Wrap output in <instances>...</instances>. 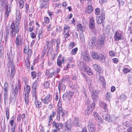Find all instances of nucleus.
<instances>
[{
  "mask_svg": "<svg viewBox=\"0 0 132 132\" xmlns=\"http://www.w3.org/2000/svg\"><path fill=\"white\" fill-rule=\"evenodd\" d=\"M23 38L21 36L18 35L16 39L15 43L17 47H19L22 45Z\"/></svg>",
  "mask_w": 132,
  "mask_h": 132,
  "instance_id": "obj_9",
  "label": "nucleus"
},
{
  "mask_svg": "<svg viewBox=\"0 0 132 132\" xmlns=\"http://www.w3.org/2000/svg\"><path fill=\"white\" fill-rule=\"evenodd\" d=\"M39 80L38 78L36 81L34 82L32 85V88L36 89L39 83Z\"/></svg>",
  "mask_w": 132,
  "mask_h": 132,
  "instance_id": "obj_24",
  "label": "nucleus"
},
{
  "mask_svg": "<svg viewBox=\"0 0 132 132\" xmlns=\"http://www.w3.org/2000/svg\"><path fill=\"white\" fill-rule=\"evenodd\" d=\"M35 101L34 102L35 104L37 107L39 108L41 106V102L37 100V99L36 100H34Z\"/></svg>",
  "mask_w": 132,
  "mask_h": 132,
  "instance_id": "obj_35",
  "label": "nucleus"
},
{
  "mask_svg": "<svg viewBox=\"0 0 132 132\" xmlns=\"http://www.w3.org/2000/svg\"><path fill=\"white\" fill-rule=\"evenodd\" d=\"M31 75L33 78H34L36 77V72L35 71H32L31 73Z\"/></svg>",
  "mask_w": 132,
  "mask_h": 132,
  "instance_id": "obj_56",
  "label": "nucleus"
},
{
  "mask_svg": "<svg viewBox=\"0 0 132 132\" xmlns=\"http://www.w3.org/2000/svg\"><path fill=\"white\" fill-rule=\"evenodd\" d=\"M50 73H55V69H54L52 68L50 70Z\"/></svg>",
  "mask_w": 132,
  "mask_h": 132,
  "instance_id": "obj_62",
  "label": "nucleus"
},
{
  "mask_svg": "<svg viewBox=\"0 0 132 132\" xmlns=\"http://www.w3.org/2000/svg\"><path fill=\"white\" fill-rule=\"evenodd\" d=\"M85 97H86V98L85 100V103L87 105H88L90 104V101L89 99L87 97V95L85 94Z\"/></svg>",
  "mask_w": 132,
  "mask_h": 132,
  "instance_id": "obj_37",
  "label": "nucleus"
},
{
  "mask_svg": "<svg viewBox=\"0 0 132 132\" xmlns=\"http://www.w3.org/2000/svg\"><path fill=\"white\" fill-rule=\"evenodd\" d=\"M18 4L19 7L20 9L23 8L24 5L23 1L22 0H19Z\"/></svg>",
  "mask_w": 132,
  "mask_h": 132,
  "instance_id": "obj_34",
  "label": "nucleus"
},
{
  "mask_svg": "<svg viewBox=\"0 0 132 132\" xmlns=\"http://www.w3.org/2000/svg\"><path fill=\"white\" fill-rule=\"evenodd\" d=\"M113 62L115 63H117L118 61V60L117 58H114L112 59Z\"/></svg>",
  "mask_w": 132,
  "mask_h": 132,
  "instance_id": "obj_63",
  "label": "nucleus"
},
{
  "mask_svg": "<svg viewBox=\"0 0 132 132\" xmlns=\"http://www.w3.org/2000/svg\"><path fill=\"white\" fill-rule=\"evenodd\" d=\"M69 32H66L64 33V37L65 38H68L69 36H70V35L69 34Z\"/></svg>",
  "mask_w": 132,
  "mask_h": 132,
  "instance_id": "obj_55",
  "label": "nucleus"
},
{
  "mask_svg": "<svg viewBox=\"0 0 132 132\" xmlns=\"http://www.w3.org/2000/svg\"><path fill=\"white\" fill-rule=\"evenodd\" d=\"M41 1L40 2V7L42 8L44 7L46 8L47 6V2L49 0H40Z\"/></svg>",
  "mask_w": 132,
  "mask_h": 132,
  "instance_id": "obj_20",
  "label": "nucleus"
},
{
  "mask_svg": "<svg viewBox=\"0 0 132 132\" xmlns=\"http://www.w3.org/2000/svg\"><path fill=\"white\" fill-rule=\"evenodd\" d=\"M3 51V48L1 47H0V57L2 55Z\"/></svg>",
  "mask_w": 132,
  "mask_h": 132,
  "instance_id": "obj_59",
  "label": "nucleus"
},
{
  "mask_svg": "<svg viewBox=\"0 0 132 132\" xmlns=\"http://www.w3.org/2000/svg\"><path fill=\"white\" fill-rule=\"evenodd\" d=\"M91 54L93 58L95 59H97L98 58V53H96L94 52L93 51L92 52Z\"/></svg>",
  "mask_w": 132,
  "mask_h": 132,
  "instance_id": "obj_29",
  "label": "nucleus"
},
{
  "mask_svg": "<svg viewBox=\"0 0 132 132\" xmlns=\"http://www.w3.org/2000/svg\"><path fill=\"white\" fill-rule=\"evenodd\" d=\"M72 127V123L70 122L67 121V122L65 126L64 127V130L67 132H69L71 129Z\"/></svg>",
  "mask_w": 132,
  "mask_h": 132,
  "instance_id": "obj_12",
  "label": "nucleus"
},
{
  "mask_svg": "<svg viewBox=\"0 0 132 132\" xmlns=\"http://www.w3.org/2000/svg\"><path fill=\"white\" fill-rule=\"evenodd\" d=\"M78 48L76 47L72 49L71 53L73 55L75 54L78 51Z\"/></svg>",
  "mask_w": 132,
  "mask_h": 132,
  "instance_id": "obj_38",
  "label": "nucleus"
},
{
  "mask_svg": "<svg viewBox=\"0 0 132 132\" xmlns=\"http://www.w3.org/2000/svg\"><path fill=\"white\" fill-rule=\"evenodd\" d=\"M95 25L94 19L92 18L90 20L89 27L90 29H93L94 28Z\"/></svg>",
  "mask_w": 132,
  "mask_h": 132,
  "instance_id": "obj_21",
  "label": "nucleus"
},
{
  "mask_svg": "<svg viewBox=\"0 0 132 132\" xmlns=\"http://www.w3.org/2000/svg\"><path fill=\"white\" fill-rule=\"evenodd\" d=\"M42 29H41L39 31L38 30H37L36 31V32L37 33L38 32V37L39 38V39H40V36L41 35L42 33Z\"/></svg>",
  "mask_w": 132,
  "mask_h": 132,
  "instance_id": "obj_49",
  "label": "nucleus"
},
{
  "mask_svg": "<svg viewBox=\"0 0 132 132\" xmlns=\"http://www.w3.org/2000/svg\"><path fill=\"white\" fill-rule=\"evenodd\" d=\"M13 63V62L12 61H9L8 62L7 65L8 68L11 69V75L12 78L14 77L15 72L14 70V67Z\"/></svg>",
  "mask_w": 132,
  "mask_h": 132,
  "instance_id": "obj_4",
  "label": "nucleus"
},
{
  "mask_svg": "<svg viewBox=\"0 0 132 132\" xmlns=\"http://www.w3.org/2000/svg\"><path fill=\"white\" fill-rule=\"evenodd\" d=\"M75 45L74 43H71L69 45V48L71 49L72 48L75 46Z\"/></svg>",
  "mask_w": 132,
  "mask_h": 132,
  "instance_id": "obj_53",
  "label": "nucleus"
},
{
  "mask_svg": "<svg viewBox=\"0 0 132 132\" xmlns=\"http://www.w3.org/2000/svg\"><path fill=\"white\" fill-rule=\"evenodd\" d=\"M104 37L102 35L99 36L97 41V47L98 49H100L104 45Z\"/></svg>",
  "mask_w": 132,
  "mask_h": 132,
  "instance_id": "obj_3",
  "label": "nucleus"
},
{
  "mask_svg": "<svg viewBox=\"0 0 132 132\" xmlns=\"http://www.w3.org/2000/svg\"><path fill=\"white\" fill-rule=\"evenodd\" d=\"M30 86L27 85L24 86V92L25 93V101L26 104H27L29 102L28 94L30 93Z\"/></svg>",
  "mask_w": 132,
  "mask_h": 132,
  "instance_id": "obj_1",
  "label": "nucleus"
},
{
  "mask_svg": "<svg viewBox=\"0 0 132 132\" xmlns=\"http://www.w3.org/2000/svg\"><path fill=\"white\" fill-rule=\"evenodd\" d=\"M77 27L78 28L82 31H84L85 30V27L81 24H78L77 25Z\"/></svg>",
  "mask_w": 132,
  "mask_h": 132,
  "instance_id": "obj_32",
  "label": "nucleus"
},
{
  "mask_svg": "<svg viewBox=\"0 0 132 132\" xmlns=\"http://www.w3.org/2000/svg\"><path fill=\"white\" fill-rule=\"evenodd\" d=\"M64 111L63 110H60L57 114V119L58 120H59L60 119V116L61 115V117L63 118L64 116Z\"/></svg>",
  "mask_w": 132,
  "mask_h": 132,
  "instance_id": "obj_15",
  "label": "nucleus"
},
{
  "mask_svg": "<svg viewBox=\"0 0 132 132\" xmlns=\"http://www.w3.org/2000/svg\"><path fill=\"white\" fill-rule=\"evenodd\" d=\"M112 97V95L110 92H107L105 95L106 100L108 101H109Z\"/></svg>",
  "mask_w": 132,
  "mask_h": 132,
  "instance_id": "obj_27",
  "label": "nucleus"
},
{
  "mask_svg": "<svg viewBox=\"0 0 132 132\" xmlns=\"http://www.w3.org/2000/svg\"><path fill=\"white\" fill-rule=\"evenodd\" d=\"M8 88L7 83L6 82L4 84V96L5 97L7 96V92L8 91Z\"/></svg>",
  "mask_w": 132,
  "mask_h": 132,
  "instance_id": "obj_22",
  "label": "nucleus"
},
{
  "mask_svg": "<svg viewBox=\"0 0 132 132\" xmlns=\"http://www.w3.org/2000/svg\"><path fill=\"white\" fill-rule=\"evenodd\" d=\"M93 67L94 69L99 73H102L103 72V69L98 65L97 64H94Z\"/></svg>",
  "mask_w": 132,
  "mask_h": 132,
  "instance_id": "obj_11",
  "label": "nucleus"
},
{
  "mask_svg": "<svg viewBox=\"0 0 132 132\" xmlns=\"http://www.w3.org/2000/svg\"><path fill=\"white\" fill-rule=\"evenodd\" d=\"M96 40L95 38H92L89 42L88 45L91 49H93L95 45Z\"/></svg>",
  "mask_w": 132,
  "mask_h": 132,
  "instance_id": "obj_13",
  "label": "nucleus"
},
{
  "mask_svg": "<svg viewBox=\"0 0 132 132\" xmlns=\"http://www.w3.org/2000/svg\"><path fill=\"white\" fill-rule=\"evenodd\" d=\"M32 96L33 100H36L37 99V93L36 91V89H33Z\"/></svg>",
  "mask_w": 132,
  "mask_h": 132,
  "instance_id": "obj_30",
  "label": "nucleus"
},
{
  "mask_svg": "<svg viewBox=\"0 0 132 132\" xmlns=\"http://www.w3.org/2000/svg\"><path fill=\"white\" fill-rule=\"evenodd\" d=\"M53 42V40H51L50 42L49 41H47L46 42V44L47 45V48H48L50 46V45H51Z\"/></svg>",
  "mask_w": 132,
  "mask_h": 132,
  "instance_id": "obj_41",
  "label": "nucleus"
},
{
  "mask_svg": "<svg viewBox=\"0 0 132 132\" xmlns=\"http://www.w3.org/2000/svg\"><path fill=\"white\" fill-rule=\"evenodd\" d=\"M101 106L105 109V111L106 112L107 110V105L105 103L103 102H101L100 104Z\"/></svg>",
  "mask_w": 132,
  "mask_h": 132,
  "instance_id": "obj_28",
  "label": "nucleus"
},
{
  "mask_svg": "<svg viewBox=\"0 0 132 132\" xmlns=\"http://www.w3.org/2000/svg\"><path fill=\"white\" fill-rule=\"evenodd\" d=\"M53 125L57 131L61 129H63V124L61 123H56L55 121H54L53 123Z\"/></svg>",
  "mask_w": 132,
  "mask_h": 132,
  "instance_id": "obj_8",
  "label": "nucleus"
},
{
  "mask_svg": "<svg viewBox=\"0 0 132 132\" xmlns=\"http://www.w3.org/2000/svg\"><path fill=\"white\" fill-rule=\"evenodd\" d=\"M104 19L105 13L104 11H102L101 15L97 17L96 21L98 24H101L103 22Z\"/></svg>",
  "mask_w": 132,
  "mask_h": 132,
  "instance_id": "obj_5",
  "label": "nucleus"
},
{
  "mask_svg": "<svg viewBox=\"0 0 132 132\" xmlns=\"http://www.w3.org/2000/svg\"><path fill=\"white\" fill-rule=\"evenodd\" d=\"M30 35L31 37L32 38H35L36 37L35 34L33 32L31 33Z\"/></svg>",
  "mask_w": 132,
  "mask_h": 132,
  "instance_id": "obj_60",
  "label": "nucleus"
},
{
  "mask_svg": "<svg viewBox=\"0 0 132 132\" xmlns=\"http://www.w3.org/2000/svg\"><path fill=\"white\" fill-rule=\"evenodd\" d=\"M115 40H118L121 38V35L120 33L116 32L114 37Z\"/></svg>",
  "mask_w": 132,
  "mask_h": 132,
  "instance_id": "obj_26",
  "label": "nucleus"
},
{
  "mask_svg": "<svg viewBox=\"0 0 132 132\" xmlns=\"http://www.w3.org/2000/svg\"><path fill=\"white\" fill-rule=\"evenodd\" d=\"M58 108L59 110H62V109L61 105V102H59L57 104Z\"/></svg>",
  "mask_w": 132,
  "mask_h": 132,
  "instance_id": "obj_54",
  "label": "nucleus"
},
{
  "mask_svg": "<svg viewBox=\"0 0 132 132\" xmlns=\"http://www.w3.org/2000/svg\"><path fill=\"white\" fill-rule=\"evenodd\" d=\"M44 19L45 20V21L46 22V23H48L49 21V18L48 17H44Z\"/></svg>",
  "mask_w": 132,
  "mask_h": 132,
  "instance_id": "obj_61",
  "label": "nucleus"
},
{
  "mask_svg": "<svg viewBox=\"0 0 132 132\" xmlns=\"http://www.w3.org/2000/svg\"><path fill=\"white\" fill-rule=\"evenodd\" d=\"M52 29V28L51 27L50 24H49L47 27V30L48 31H50Z\"/></svg>",
  "mask_w": 132,
  "mask_h": 132,
  "instance_id": "obj_64",
  "label": "nucleus"
},
{
  "mask_svg": "<svg viewBox=\"0 0 132 132\" xmlns=\"http://www.w3.org/2000/svg\"><path fill=\"white\" fill-rule=\"evenodd\" d=\"M25 116L24 114L22 115L19 114L18 115L17 117V120L18 121H23L25 119Z\"/></svg>",
  "mask_w": 132,
  "mask_h": 132,
  "instance_id": "obj_23",
  "label": "nucleus"
},
{
  "mask_svg": "<svg viewBox=\"0 0 132 132\" xmlns=\"http://www.w3.org/2000/svg\"><path fill=\"white\" fill-rule=\"evenodd\" d=\"M109 54L111 56L113 57L115 56L116 54L113 51H112L109 52Z\"/></svg>",
  "mask_w": 132,
  "mask_h": 132,
  "instance_id": "obj_46",
  "label": "nucleus"
},
{
  "mask_svg": "<svg viewBox=\"0 0 132 132\" xmlns=\"http://www.w3.org/2000/svg\"><path fill=\"white\" fill-rule=\"evenodd\" d=\"M10 11L11 10L10 7H9L8 6L6 12L5 13V17H6V18L8 17L9 15V13L10 12Z\"/></svg>",
  "mask_w": 132,
  "mask_h": 132,
  "instance_id": "obj_31",
  "label": "nucleus"
},
{
  "mask_svg": "<svg viewBox=\"0 0 132 132\" xmlns=\"http://www.w3.org/2000/svg\"><path fill=\"white\" fill-rule=\"evenodd\" d=\"M91 111H90L87 108L86 110L85 111V114L86 115H88L91 112Z\"/></svg>",
  "mask_w": 132,
  "mask_h": 132,
  "instance_id": "obj_50",
  "label": "nucleus"
},
{
  "mask_svg": "<svg viewBox=\"0 0 132 132\" xmlns=\"http://www.w3.org/2000/svg\"><path fill=\"white\" fill-rule=\"evenodd\" d=\"M95 118L96 121H97L98 122H102V120L101 118L99 116V115L97 116L96 117H95Z\"/></svg>",
  "mask_w": 132,
  "mask_h": 132,
  "instance_id": "obj_48",
  "label": "nucleus"
},
{
  "mask_svg": "<svg viewBox=\"0 0 132 132\" xmlns=\"http://www.w3.org/2000/svg\"><path fill=\"white\" fill-rule=\"evenodd\" d=\"M80 40L82 42L85 41V39L84 37V35L83 33L81 34L80 35Z\"/></svg>",
  "mask_w": 132,
  "mask_h": 132,
  "instance_id": "obj_44",
  "label": "nucleus"
},
{
  "mask_svg": "<svg viewBox=\"0 0 132 132\" xmlns=\"http://www.w3.org/2000/svg\"><path fill=\"white\" fill-rule=\"evenodd\" d=\"M73 59V58L72 57H71L67 60L68 65H69L70 64L72 63V60Z\"/></svg>",
  "mask_w": 132,
  "mask_h": 132,
  "instance_id": "obj_42",
  "label": "nucleus"
},
{
  "mask_svg": "<svg viewBox=\"0 0 132 132\" xmlns=\"http://www.w3.org/2000/svg\"><path fill=\"white\" fill-rule=\"evenodd\" d=\"M51 95L48 94L46 96L43 100V101L44 103L48 104L50 102Z\"/></svg>",
  "mask_w": 132,
  "mask_h": 132,
  "instance_id": "obj_16",
  "label": "nucleus"
},
{
  "mask_svg": "<svg viewBox=\"0 0 132 132\" xmlns=\"http://www.w3.org/2000/svg\"><path fill=\"white\" fill-rule=\"evenodd\" d=\"M32 51L31 49L28 50L27 52V55L28 57H29L32 54Z\"/></svg>",
  "mask_w": 132,
  "mask_h": 132,
  "instance_id": "obj_51",
  "label": "nucleus"
},
{
  "mask_svg": "<svg viewBox=\"0 0 132 132\" xmlns=\"http://www.w3.org/2000/svg\"><path fill=\"white\" fill-rule=\"evenodd\" d=\"M73 123L76 125H77L78 124V120L77 119H75L73 122Z\"/></svg>",
  "mask_w": 132,
  "mask_h": 132,
  "instance_id": "obj_58",
  "label": "nucleus"
},
{
  "mask_svg": "<svg viewBox=\"0 0 132 132\" xmlns=\"http://www.w3.org/2000/svg\"><path fill=\"white\" fill-rule=\"evenodd\" d=\"M50 83L47 81H46L45 82L44 84V87L45 88H47L48 87Z\"/></svg>",
  "mask_w": 132,
  "mask_h": 132,
  "instance_id": "obj_45",
  "label": "nucleus"
},
{
  "mask_svg": "<svg viewBox=\"0 0 132 132\" xmlns=\"http://www.w3.org/2000/svg\"><path fill=\"white\" fill-rule=\"evenodd\" d=\"M64 63V58L59 56L57 59V64L58 65L60 66L62 63Z\"/></svg>",
  "mask_w": 132,
  "mask_h": 132,
  "instance_id": "obj_19",
  "label": "nucleus"
},
{
  "mask_svg": "<svg viewBox=\"0 0 132 132\" xmlns=\"http://www.w3.org/2000/svg\"><path fill=\"white\" fill-rule=\"evenodd\" d=\"M81 58L85 61H88L89 59V55L85 51L81 53Z\"/></svg>",
  "mask_w": 132,
  "mask_h": 132,
  "instance_id": "obj_10",
  "label": "nucleus"
},
{
  "mask_svg": "<svg viewBox=\"0 0 132 132\" xmlns=\"http://www.w3.org/2000/svg\"><path fill=\"white\" fill-rule=\"evenodd\" d=\"M10 28L12 30L10 31V35L12 37H14L15 36L16 33L17 34L19 29L18 26H15L14 23H12L11 26Z\"/></svg>",
  "mask_w": 132,
  "mask_h": 132,
  "instance_id": "obj_2",
  "label": "nucleus"
},
{
  "mask_svg": "<svg viewBox=\"0 0 132 132\" xmlns=\"http://www.w3.org/2000/svg\"><path fill=\"white\" fill-rule=\"evenodd\" d=\"M88 13H90L93 11V8L91 5H89L88 7Z\"/></svg>",
  "mask_w": 132,
  "mask_h": 132,
  "instance_id": "obj_40",
  "label": "nucleus"
},
{
  "mask_svg": "<svg viewBox=\"0 0 132 132\" xmlns=\"http://www.w3.org/2000/svg\"><path fill=\"white\" fill-rule=\"evenodd\" d=\"M69 27L68 26L65 25L64 28V33H65L66 32H69Z\"/></svg>",
  "mask_w": 132,
  "mask_h": 132,
  "instance_id": "obj_39",
  "label": "nucleus"
},
{
  "mask_svg": "<svg viewBox=\"0 0 132 132\" xmlns=\"http://www.w3.org/2000/svg\"><path fill=\"white\" fill-rule=\"evenodd\" d=\"M95 103H92L88 106L87 108L90 110V111H92L95 108Z\"/></svg>",
  "mask_w": 132,
  "mask_h": 132,
  "instance_id": "obj_33",
  "label": "nucleus"
},
{
  "mask_svg": "<svg viewBox=\"0 0 132 132\" xmlns=\"http://www.w3.org/2000/svg\"><path fill=\"white\" fill-rule=\"evenodd\" d=\"M73 94V92L70 91L64 94L63 96V98L64 100H69L70 99Z\"/></svg>",
  "mask_w": 132,
  "mask_h": 132,
  "instance_id": "obj_7",
  "label": "nucleus"
},
{
  "mask_svg": "<svg viewBox=\"0 0 132 132\" xmlns=\"http://www.w3.org/2000/svg\"><path fill=\"white\" fill-rule=\"evenodd\" d=\"M21 14L19 11L17 12V13L16 15V19H20L21 18Z\"/></svg>",
  "mask_w": 132,
  "mask_h": 132,
  "instance_id": "obj_43",
  "label": "nucleus"
},
{
  "mask_svg": "<svg viewBox=\"0 0 132 132\" xmlns=\"http://www.w3.org/2000/svg\"><path fill=\"white\" fill-rule=\"evenodd\" d=\"M84 70L86 72L87 74L89 75H93V73L91 71L90 68L87 66H85L84 67Z\"/></svg>",
  "mask_w": 132,
  "mask_h": 132,
  "instance_id": "obj_18",
  "label": "nucleus"
},
{
  "mask_svg": "<svg viewBox=\"0 0 132 132\" xmlns=\"http://www.w3.org/2000/svg\"><path fill=\"white\" fill-rule=\"evenodd\" d=\"M64 79H63L62 80H61L59 82V85H58V88L59 89H60V88H61L62 87V86L63 84V80H64Z\"/></svg>",
  "mask_w": 132,
  "mask_h": 132,
  "instance_id": "obj_47",
  "label": "nucleus"
},
{
  "mask_svg": "<svg viewBox=\"0 0 132 132\" xmlns=\"http://www.w3.org/2000/svg\"><path fill=\"white\" fill-rule=\"evenodd\" d=\"M92 98L94 102L97 101L98 99V97L97 96L95 90H93L91 93V94Z\"/></svg>",
  "mask_w": 132,
  "mask_h": 132,
  "instance_id": "obj_14",
  "label": "nucleus"
},
{
  "mask_svg": "<svg viewBox=\"0 0 132 132\" xmlns=\"http://www.w3.org/2000/svg\"><path fill=\"white\" fill-rule=\"evenodd\" d=\"M99 60L103 62L105 60V57L102 54H99L98 55V59Z\"/></svg>",
  "mask_w": 132,
  "mask_h": 132,
  "instance_id": "obj_36",
  "label": "nucleus"
},
{
  "mask_svg": "<svg viewBox=\"0 0 132 132\" xmlns=\"http://www.w3.org/2000/svg\"><path fill=\"white\" fill-rule=\"evenodd\" d=\"M99 79L103 87L104 88L105 87L106 83L104 77L102 76H100Z\"/></svg>",
  "mask_w": 132,
  "mask_h": 132,
  "instance_id": "obj_25",
  "label": "nucleus"
},
{
  "mask_svg": "<svg viewBox=\"0 0 132 132\" xmlns=\"http://www.w3.org/2000/svg\"><path fill=\"white\" fill-rule=\"evenodd\" d=\"M100 10L98 8H96L95 10V14L97 15H99L100 13Z\"/></svg>",
  "mask_w": 132,
  "mask_h": 132,
  "instance_id": "obj_52",
  "label": "nucleus"
},
{
  "mask_svg": "<svg viewBox=\"0 0 132 132\" xmlns=\"http://www.w3.org/2000/svg\"><path fill=\"white\" fill-rule=\"evenodd\" d=\"M130 70V69L125 68H124V73H127V72H129Z\"/></svg>",
  "mask_w": 132,
  "mask_h": 132,
  "instance_id": "obj_57",
  "label": "nucleus"
},
{
  "mask_svg": "<svg viewBox=\"0 0 132 132\" xmlns=\"http://www.w3.org/2000/svg\"><path fill=\"white\" fill-rule=\"evenodd\" d=\"M88 128L90 132H93L95 130V126L92 121H89L88 123Z\"/></svg>",
  "mask_w": 132,
  "mask_h": 132,
  "instance_id": "obj_6",
  "label": "nucleus"
},
{
  "mask_svg": "<svg viewBox=\"0 0 132 132\" xmlns=\"http://www.w3.org/2000/svg\"><path fill=\"white\" fill-rule=\"evenodd\" d=\"M104 119L107 121L111 122L112 121L113 119L112 117H110L109 115L107 114H104L103 115Z\"/></svg>",
  "mask_w": 132,
  "mask_h": 132,
  "instance_id": "obj_17",
  "label": "nucleus"
}]
</instances>
